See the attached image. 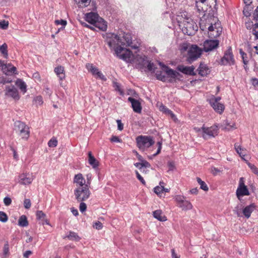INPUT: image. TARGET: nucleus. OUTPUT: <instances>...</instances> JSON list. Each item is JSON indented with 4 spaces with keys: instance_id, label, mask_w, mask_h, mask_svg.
<instances>
[{
    "instance_id": "obj_3",
    "label": "nucleus",
    "mask_w": 258,
    "mask_h": 258,
    "mask_svg": "<svg viewBox=\"0 0 258 258\" xmlns=\"http://www.w3.org/2000/svg\"><path fill=\"white\" fill-rule=\"evenodd\" d=\"M179 26L183 33L189 36L194 35L198 29L197 24L189 18H185Z\"/></svg>"
},
{
    "instance_id": "obj_8",
    "label": "nucleus",
    "mask_w": 258,
    "mask_h": 258,
    "mask_svg": "<svg viewBox=\"0 0 258 258\" xmlns=\"http://www.w3.org/2000/svg\"><path fill=\"white\" fill-rule=\"evenodd\" d=\"M221 99L220 97H215V96H212L211 98L208 99L211 106L216 112L219 114H221L225 109L224 105L219 102Z\"/></svg>"
},
{
    "instance_id": "obj_47",
    "label": "nucleus",
    "mask_w": 258,
    "mask_h": 258,
    "mask_svg": "<svg viewBox=\"0 0 258 258\" xmlns=\"http://www.w3.org/2000/svg\"><path fill=\"white\" fill-rule=\"evenodd\" d=\"M113 87L116 91H118L121 95L123 94V91L121 89L119 84L117 82H113Z\"/></svg>"
},
{
    "instance_id": "obj_21",
    "label": "nucleus",
    "mask_w": 258,
    "mask_h": 258,
    "mask_svg": "<svg viewBox=\"0 0 258 258\" xmlns=\"http://www.w3.org/2000/svg\"><path fill=\"white\" fill-rule=\"evenodd\" d=\"M74 183H76L77 185L79 187H83L85 185H88L86 184V181L81 173H79L75 175L74 178Z\"/></svg>"
},
{
    "instance_id": "obj_52",
    "label": "nucleus",
    "mask_w": 258,
    "mask_h": 258,
    "mask_svg": "<svg viewBox=\"0 0 258 258\" xmlns=\"http://www.w3.org/2000/svg\"><path fill=\"white\" fill-rule=\"evenodd\" d=\"M80 202V206H79V209H80V211L83 213L86 210L87 206H86V204L85 203H84L83 202Z\"/></svg>"
},
{
    "instance_id": "obj_51",
    "label": "nucleus",
    "mask_w": 258,
    "mask_h": 258,
    "mask_svg": "<svg viewBox=\"0 0 258 258\" xmlns=\"http://www.w3.org/2000/svg\"><path fill=\"white\" fill-rule=\"evenodd\" d=\"M24 206L26 209H29L31 206V203L30 200L28 199H25V200L24 201Z\"/></svg>"
},
{
    "instance_id": "obj_19",
    "label": "nucleus",
    "mask_w": 258,
    "mask_h": 258,
    "mask_svg": "<svg viewBox=\"0 0 258 258\" xmlns=\"http://www.w3.org/2000/svg\"><path fill=\"white\" fill-rule=\"evenodd\" d=\"M195 67L192 66L190 67L184 66L183 65H179L177 67V70L181 73L190 76L195 75L194 72Z\"/></svg>"
},
{
    "instance_id": "obj_60",
    "label": "nucleus",
    "mask_w": 258,
    "mask_h": 258,
    "mask_svg": "<svg viewBox=\"0 0 258 258\" xmlns=\"http://www.w3.org/2000/svg\"><path fill=\"white\" fill-rule=\"evenodd\" d=\"M157 145L158 146V149H157L156 153L155 154H153L154 156H156V155L159 154L161 152V150L162 148V143L161 142H158L157 143Z\"/></svg>"
},
{
    "instance_id": "obj_25",
    "label": "nucleus",
    "mask_w": 258,
    "mask_h": 258,
    "mask_svg": "<svg viewBox=\"0 0 258 258\" xmlns=\"http://www.w3.org/2000/svg\"><path fill=\"white\" fill-rule=\"evenodd\" d=\"M94 25L102 31H106L107 28V23L103 19L99 17Z\"/></svg>"
},
{
    "instance_id": "obj_37",
    "label": "nucleus",
    "mask_w": 258,
    "mask_h": 258,
    "mask_svg": "<svg viewBox=\"0 0 258 258\" xmlns=\"http://www.w3.org/2000/svg\"><path fill=\"white\" fill-rule=\"evenodd\" d=\"M143 60L148 61L146 56H140L138 58L137 61L138 63L137 64V67L140 69H142L144 68H146V65H143V63L144 62Z\"/></svg>"
},
{
    "instance_id": "obj_61",
    "label": "nucleus",
    "mask_w": 258,
    "mask_h": 258,
    "mask_svg": "<svg viewBox=\"0 0 258 258\" xmlns=\"http://www.w3.org/2000/svg\"><path fill=\"white\" fill-rule=\"evenodd\" d=\"M4 203L6 206H9L12 203V200L10 198L6 197L4 199Z\"/></svg>"
},
{
    "instance_id": "obj_55",
    "label": "nucleus",
    "mask_w": 258,
    "mask_h": 258,
    "mask_svg": "<svg viewBox=\"0 0 258 258\" xmlns=\"http://www.w3.org/2000/svg\"><path fill=\"white\" fill-rule=\"evenodd\" d=\"M55 23L56 25H61L62 27L64 28V26L67 25V21L64 20H56L55 21Z\"/></svg>"
},
{
    "instance_id": "obj_12",
    "label": "nucleus",
    "mask_w": 258,
    "mask_h": 258,
    "mask_svg": "<svg viewBox=\"0 0 258 258\" xmlns=\"http://www.w3.org/2000/svg\"><path fill=\"white\" fill-rule=\"evenodd\" d=\"M208 29L209 30V37L215 38L220 36L222 32V28L220 27L219 23H215L214 25L211 24L209 25Z\"/></svg>"
},
{
    "instance_id": "obj_7",
    "label": "nucleus",
    "mask_w": 258,
    "mask_h": 258,
    "mask_svg": "<svg viewBox=\"0 0 258 258\" xmlns=\"http://www.w3.org/2000/svg\"><path fill=\"white\" fill-rule=\"evenodd\" d=\"M202 54V50L196 45H192L187 51V60L191 63L199 58Z\"/></svg>"
},
{
    "instance_id": "obj_24",
    "label": "nucleus",
    "mask_w": 258,
    "mask_h": 258,
    "mask_svg": "<svg viewBox=\"0 0 258 258\" xmlns=\"http://www.w3.org/2000/svg\"><path fill=\"white\" fill-rule=\"evenodd\" d=\"M54 71L57 76L59 78L60 81H62L65 79L66 75L63 67L61 66H57L55 68Z\"/></svg>"
},
{
    "instance_id": "obj_31",
    "label": "nucleus",
    "mask_w": 258,
    "mask_h": 258,
    "mask_svg": "<svg viewBox=\"0 0 258 258\" xmlns=\"http://www.w3.org/2000/svg\"><path fill=\"white\" fill-rule=\"evenodd\" d=\"M16 85L21 90L23 93L26 92L27 85L26 83L21 79H18L16 82Z\"/></svg>"
},
{
    "instance_id": "obj_27",
    "label": "nucleus",
    "mask_w": 258,
    "mask_h": 258,
    "mask_svg": "<svg viewBox=\"0 0 258 258\" xmlns=\"http://www.w3.org/2000/svg\"><path fill=\"white\" fill-rule=\"evenodd\" d=\"M239 53L242 59V62L244 64V68L246 71L248 69L247 64L249 62V58L247 54L245 53L241 49L239 50Z\"/></svg>"
},
{
    "instance_id": "obj_22",
    "label": "nucleus",
    "mask_w": 258,
    "mask_h": 258,
    "mask_svg": "<svg viewBox=\"0 0 258 258\" xmlns=\"http://www.w3.org/2000/svg\"><path fill=\"white\" fill-rule=\"evenodd\" d=\"M98 19L99 16L96 13L91 12L86 14L85 20L90 24L94 25Z\"/></svg>"
},
{
    "instance_id": "obj_26",
    "label": "nucleus",
    "mask_w": 258,
    "mask_h": 258,
    "mask_svg": "<svg viewBox=\"0 0 258 258\" xmlns=\"http://www.w3.org/2000/svg\"><path fill=\"white\" fill-rule=\"evenodd\" d=\"M88 162L94 169L97 168L99 166V162L93 156L91 152L88 153Z\"/></svg>"
},
{
    "instance_id": "obj_4",
    "label": "nucleus",
    "mask_w": 258,
    "mask_h": 258,
    "mask_svg": "<svg viewBox=\"0 0 258 258\" xmlns=\"http://www.w3.org/2000/svg\"><path fill=\"white\" fill-rule=\"evenodd\" d=\"M14 130L23 140H27L30 136L29 126L24 122L16 121L14 123Z\"/></svg>"
},
{
    "instance_id": "obj_2",
    "label": "nucleus",
    "mask_w": 258,
    "mask_h": 258,
    "mask_svg": "<svg viewBox=\"0 0 258 258\" xmlns=\"http://www.w3.org/2000/svg\"><path fill=\"white\" fill-rule=\"evenodd\" d=\"M160 66L162 67V70L166 74L168 77L171 78V79L168 80L167 77L162 73V72H157L156 73V76L158 80L161 81L162 82H166L171 83L172 82V79H175L177 78L178 76L180 75V74L170 69L168 67L165 65L164 63L162 62L159 63Z\"/></svg>"
},
{
    "instance_id": "obj_9",
    "label": "nucleus",
    "mask_w": 258,
    "mask_h": 258,
    "mask_svg": "<svg viewBox=\"0 0 258 258\" xmlns=\"http://www.w3.org/2000/svg\"><path fill=\"white\" fill-rule=\"evenodd\" d=\"M236 197L239 200H241V198L244 196H249L250 192L244 184L243 177H240L239 179V184L236 191Z\"/></svg>"
},
{
    "instance_id": "obj_64",
    "label": "nucleus",
    "mask_w": 258,
    "mask_h": 258,
    "mask_svg": "<svg viewBox=\"0 0 258 258\" xmlns=\"http://www.w3.org/2000/svg\"><path fill=\"white\" fill-rule=\"evenodd\" d=\"M32 253V252L31 250H27L23 253V256L25 258H28Z\"/></svg>"
},
{
    "instance_id": "obj_54",
    "label": "nucleus",
    "mask_w": 258,
    "mask_h": 258,
    "mask_svg": "<svg viewBox=\"0 0 258 258\" xmlns=\"http://www.w3.org/2000/svg\"><path fill=\"white\" fill-rule=\"evenodd\" d=\"M8 22L3 20L0 22V28L3 29H6L8 27Z\"/></svg>"
},
{
    "instance_id": "obj_46",
    "label": "nucleus",
    "mask_w": 258,
    "mask_h": 258,
    "mask_svg": "<svg viewBox=\"0 0 258 258\" xmlns=\"http://www.w3.org/2000/svg\"><path fill=\"white\" fill-rule=\"evenodd\" d=\"M159 110L166 114H168L169 112L170 111V109H169L167 107H166L165 105H163V104L160 105L159 107Z\"/></svg>"
},
{
    "instance_id": "obj_56",
    "label": "nucleus",
    "mask_w": 258,
    "mask_h": 258,
    "mask_svg": "<svg viewBox=\"0 0 258 258\" xmlns=\"http://www.w3.org/2000/svg\"><path fill=\"white\" fill-rule=\"evenodd\" d=\"M34 101L39 105L42 104L43 102L42 97L41 96H36L34 99Z\"/></svg>"
},
{
    "instance_id": "obj_63",
    "label": "nucleus",
    "mask_w": 258,
    "mask_h": 258,
    "mask_svg": "<svg viewBox=\"0 0 258 258\" xmlns=\"http://www.w3.org/2000/svg\"><path fill=\"white\" fill-rule=\"evenodd\" d=\"M118 130L122 131L123 128V124L121 123L120 120H117Z\"/></svg>"
},
{
    "instance_id": "obj_32",
    "label": "nucleus",
    "mask_w": 258,
    "mask_h": 258,
    "mask_svg": "<svg viewBox=\"0 0 258 258\" xmlns=\"http://www.w3.org/2000/svg\"><path fill=\"white\" fill-rule=\"evenodd\" d=\"M183 210H188L192 208V205L190 202L184 200L179 206Z\"/></svg>"
},
{
    "instance_id": "obj_11",
    "label": "nucleus",
    "mask_w": 258,
    "mask_h": 258,
    "mask_svg": "<svg viewBox=\"0 0 258 258\" xmlns=\"http://www.w3.org/2000/svg\"><path fill=\"white\" fill-rule=\"evenodd\" d=\"M218 127L217 125H213L209 127L202 126V137L205 140H207L208 137H215L218 135Z\"/></svg>"
},
{
    "instance_id": "obj_5",
    "label": "nucleus",
    "mask_w": 258,
    "mask_h": 258,
    "mask_svg": "<svg viewBox=\"0 0 258 258\" xmlns=\"http://www.w3.org/2000/svg\"><path fill=\"white\" fill-rule=\"evenodd\" d=\"M136 142L137 147L142 151L149 148L155 143L152 137L142 135L136 138Z\"/></svg>"
},
{
    "instance_id": "obj_23",
    "label": "nucleus",
    "mask_w": 258,
    "mask_h": 258,
    "mask_svg": "<svg viewBox=\"0 0 258 258\" xmlns=\"http://www.w3.org/2000/svg\"><path fill=\"white\" fill-rule=\"evenodd\" d=\"M16 68L11 63L6 64L3 68V72L6 75H11L15 74Z\"/></svg>"
},
{
    "instance_id": "obj_38",
    "label": "nucleus",
    "mask_w": 258,
    "mask_h": 258,
    "mask_svg": "<svg viewBox=\"0 0 258 258\" xmlns=\"http://www.w3.org/2000/svg\"><path fill=\"white\" fill-rule=\"evenodd\" d=\"M76 3H78L80 7H86L89 5L91 0H74Z\"/></svg>"
},
{
    "instance_id": "obj_18",
    "label": "nucleus",
    "mask_w": 258,
    "mask_h": 258,
    "mask_svg": "<svg viewBox=\"0 0 258 258\" xmlns=\"http://www.w3.org/2000/svg\"><path fill=\"white\" fill-rule=\"evenodd\" d=\"M128 101L131 103L132 107L134 112L138 113H140L141 112L142 107L141 104L139 100H137L132 97H130L128 98Z\"/></svg>"
},
{
    "instance_id": "obj_57",
    "label": "nucleus",
    "mask_w": 258,
    "mask_h": 258,
    "mask_svg": "<svg viewBox=\"0 0 258 258\" xmlns=\"http://www.w3.org/2000/svg\"><path fill=\"white\" fill-rule=\"evenodd\" d=\"M3 251H4V254L5 255H7L8 254L9 251V245L8 242H7L5 244L4 246Z\"/></svg>"
},
{
    "instance_id": "obj_44",
    "label": "nucleus",
    "mask_w": 258,
    "mask_h": 258,
    "mask_svg": "<svg viewBox=\"0 0 258 258\" xmlns=\"http://www.w3.org/2000/svg\"><path fill=\"white\" fill-rule=\"evenodd\" d=\"M8 218L7 214L2 211H0V221L2 222H6L8 221Z\"/></svg>"
},
{
    "instance_id": "obj_14",
    "label": "nucleus",
    "mask_w": 258,
    "mask_h": 258,
    "mask_svg": "<svg viewBox=\"0 0 258 258\" xmlns=\"http://www.w3.org/2000/svg\"><path fill=\"white\" fill-rule=\"evenodd\" d=\"M86 68L88 71L91 72L93 75L96 76L97 78L103 81L106 80V77L99 71L98 68L94 66L93 64L88 63L86 64Z\"/></svg>"
},
{
    "instance_id": "obj_40",
    "label": "nucleus",
    "mask_w": 258,
    "mask_h": 258,
    "mask_svg": "<svg viewBox=\"0 0 258 258\" xmlns=\"http://www.w3.org/2000/svg\"><path fill=\"white\" fill-rule=\"evenodd\" d=\"M164 183L162 181L160 182V186H157L154 188V192L158 195L160 193L163 192V190L164 189V187L163 186V184Z\"/></svg>"
},
{
    "instance_id": "obj_43",
    "label": "nucleus",
    "mask_w": 258,
    "mask_h": 258,
    "mask_svg": "<svg viewBox=\"0 0 258 258\" xmlns=\"http://www.w3.org/2000/svg\"><path fill=\"white\" fill-rule=\"evenodd\" d=\"M251 33L255 36V40L258 39V27H256V24L252 25Z\"/></svg>"
},
{
    "instance_id": "obj_30",
    "label": "nucleus",
    "mask_w": 258,
    "mask_h": 258,
    "mask_svg": "<svg viewBox=\"0 0 258 258\" xmlns=\"http://www.w3.org/2000/svg\"><path fill=\"white\" fill-rule=\"evenodd\" d=\"M199 74L202 76H206L209 73V69L207 66L204 63H201L199 68Z\"/></svg>"
},
{
    "instance_id": "obj_35",
    "label": "nucleus",
    "mask_w": 258,
    "mask_h": 258,
    "mask_svg": "<svg viewBox=\"0 0 258 258\" xmlns=\"http://www.w3.org/2000/svg\"><path fill=\"white\" fill-rule=\"evenodd\" d=\"M18 224L22 227H26L28 225L27 217L25 215H22L18 221Z\"/></svg>"
},
{
    "instance_id": "obj_36",
    "label": "nucleus",
    "mask_w": 258,
    "mask_h": 258,
    "mask_svg": "<svg viewBox=\"0 0 258 258\" xmlns=\"http://www.w3.org/2000/svg\"><path fill=\"white\" fill-rule=\"evenodd\" d=\"M0 51L3 56L5 58H7L8 57V45L6 43H4L3 45L0 46Z\"/></svg>"
},
{
    "instance_id": "obj_28",
    "label": "nucleus",
    "mask_w": 258,
    "mask_h": 258,
    "mask_svg": "<svg viewBox=\"0 0 258 258\" xmlns=\"http://www.w3.org/2000/svg\"><path fill=\"white\" fill-rule=\"evenodd\" d=\"M153 215L154 218L160 221H165L167 220L166 217L163 215L162 211L160 210L153 212Z\"/></svg>"
},
{
    "instance_id": "obj_42",
    "label": "nucleus",
    "mask_w": 258,
    "mask_h": 258,
    "mask_svg": "<svg viewBox=\"0 0 258 258\" xmlns=\"http://www.w3.org/2000/svg\"><path fill=\"white\" fill-rule=\"evenodd\" d=\"M246 163L248 167L252 170V172L258 176V168L253 164L246 161Z\"/></svg>"
},
{
    "instance_id": "obj_48",
    "label": "nucleus",
    "mask_w": 258,
    "mask_h": 258,
    "mask_svg": "<svg viewBox=\"0 0 258 258\" xmlns=\"http://www.w3.org/2000/svg\"><path fill=\"white\" fill-rule=\"evenodd\" d=\"M93 227L97 230H100L102 228L103 225L100 221H96L93 223Z\"/></svg>"
},
{
    "instance_id": "obj_39",
    "label": "nucleus",
    "mask_w": 258,
    "mask_h": 258,
    "mask_svg": "<svg viewBox=\"0 0 258 258\" xmlns=\"http://www.w3.org/2000/svg\"><path fill=\"white\" fill-rule=\"evenodd\" d=\"M197 181L200 185V188L204 191H208L209 189L206 183L203 181L200 177H197Z\"/></svg>"
},
{
    "instance_id": "obj_29",
    "label": "nucleus",
    "mask_w": 258,
    "mask_h": 258,
    "mask_svg": "<svg viewBox=\"0 0 258 258\" xmlns=\"http://www.w3.org/2000/svg\"><path fill=\"white\" fill-rule=\"evenodd\" d=\"M36 216L37 219L42 221V224H44V222H45L46 224H49V223L46 220V216L45 214H44L42 211H37L36 213Z\"/></svg>"
},
{
    "instance_id": "obj_34",
    "label": "nucleus",
    "mask_w": 258,
    "mask_h": 258,
    "mask_svg": "<svg viewBox=\"0 0 258 258\" xmlns=\"http://www.w3.org/2000/svg\"><path fill=\"white\" fill-rule=\"evenodd\" d=\"M234 148L236 151V152L239 155V156L241 157V158L245 160L244 158V156H245L244 154L241 153V151H245L246 150L244 148H241L240 145H238V143H235L234 145Z\"/></svg>"
},
{
    "instance_id": "obj_41",
    "label": "nucleus",
    "mask_w": 258,
    "mask_h": 258,
    "mask_svg": "<svg viewBox=\"0 0 258 258\" xmlns=\"http://www.w3.org/2000/svg\"><path fill=\"white\" fill-rule=\"evenodd\" d=\"M143 62H144L143 63V65H146V67L148 68L149 71H152L154 70V65L153 63L146 60H143Z\"/></svg>"
},
{
    "instance_id": "obj_15",
    "label": "nucleus",
    "mask_w": 258,
    "mask_h": 258,
    "mask_svg": "<svg viewBox=\"0 0 258 258\" xmlns=\"http://www.w3.org/2000/svg\"><path fill=\"white\" fill-rule=\"evenodd\" d=\"M5 95L11 97L16 100H18L20 99L18 91L14 86L6 87Z\"/></svg>"
},
{
    "instance_id": "obj_58",
    "label": "nucleus",
    "mask_w": 258,
    "mask_h": 258,
    "mask_svg": "<svg viewBox=\"0 0 258 258\" xmlns=\"http://www.w3.org/2000/svg\"><path fill=\"white\" fill-rule=\"evenodd\" d=\"M12 82L11 80L7 79L4 77H0V84H5L6 83H9Z\"/></svg>"
},
{
    "instance_id": "obj_17",
    "label": "nucleus",
    "mask_w": 258,
    "mask_h": 258,
    "mask_svg": "<svg viewBox=\"0 0 258 258\" xmlns=\"http://www.w3.org/2000/svg\"><path fill=\"white\" fill-rule=\"evenodd\" d=\"M121 45L122 47L124 46H131L132 48L136 49L138 47L136 45H132V40L131 35L129 34H125L121 39Z\"/></svg>"
},
{
    "instance_id": "obj_1",
    "label": "nucleus",
    "mask_w": 258,
    "mask_h": 258,
    "mask_svg": "<svg viewBox=\"0 0 258 258\" xmlns=\"http://www.w3.org/2000/svg\"><path fill=\"white\" fill-rule=\"evenodd\" d=\"M104 38L109 47L114 50L115 53L118 58L126 62H131L132 52L129 49L121 46V39L118 35L114 33H108L104 36Z\"/></svg>"
},
{
    "instance_id": "obj_49",
    "label": "nucleus",
    "mask_w": 258,
    "mask_h": 258,
    "mask_svg": "<svg viewBox=\"0 0 258 258\" xmlns=\"http://www.w3.org/2000/svg\"><path fill=\"white\" fill-rule=\"evenodd\" d=\"M135 173H136V176H137V178L140 181V182L143 184L145 185L146 184V182H145V180L144 179V178H143V177L140 174L139 172L136 170L135 171Z\"/></svg>"
},
{
    "instance_id": "obj_10",
    "label": "nucleus",
    "mask_w": 258,
    "mask_h": 258,
    "mask_svg": "<svg viewBox=\"0 0 258 258\" xmlns=\"http://www.w3.org/2000/svg\"><path fill=\"white\" fill-rule=\"evenodd\" d=\"M235 63L234 56L232 53L231 47H229L225 52L224 55L221 59L220 64L221 65H233Z\"/></svg>"
},
{
    "instance_id": "obj_45",
    "label": "nucleus",
    "mask_w": 258,
    "mask_h": 258,
    "mask_svg": "<svg viewBox=\"0 0 258 258\" xmlns=\"http://www.w3.org/2000/svg\"><path fill=\"white\" fill-rule=\"evenodd\" d=\"M57 145V141L55 138H52L48 143V145L49 147H55Z\"/></svg>"
},
{
    "instance_id": "obj_59",
    "label": "nucleus",
    "mask_w": 258,
    "mask_h": 258,
    "mask_svg": "<svg viewBox=\"0 0 258 258\" xmlns=\"http://www.w3.org/2000/svg\"><path fill=\"white\" fill-rule=\"evenodd\" d=\"M142 169L143 168H149L151 167L150 164L148 161H147L146 160H145L142 162Z\"/></svg>"
},
{
    "instance_id": "obj_16",
    "label": "nucleus",
    "mask_w": 258,
    "mask_h": 258,
    "mask_svg": "<svg viewBox=\"0 0 258 258\" xmlns=\"http://www.w3.org/2000/svg\"><path fill=\"white\" fill-rule=\"evenodd\" d=\"M19 182L21 184L27 185L30 184L33 180V176L29 173H23L19 175Z\"/></svg>"
},
{
    "instance_id": "obj_6",
    "label": "nucleus",
    "mask_w": 258,
    "mask_h": 258,
    "mask_svg": "<svg viewBox=\"0 0 258 258\" xmlns=\"http://www.w3.org/2000/svg\"><path fill=\"white\" fill-rule=\"evenodd\" d=\"M74 195L78 202L86 201L89 198L91 195L88 185H85L83 187H78L74 190Z\"/></svg>"
},
{
    "instance_id": "obj_53",
    "label": "nucleus",
    "mask_w": 258,
    "mask_h": 258,
    "mask_svg": "<svg viewBox=\"0 0 258 258\" xmlns=\"http://www.w3.org/2000/svg\"><path fill=\"white\" fill-rule=\"evenodd\" d=\"M185 200V198L181 196H177L175 197V200L178 203V206Z\"/></svg>"
},
{
    "instance_id": "obj_33",
    "label": "nucleus",
    "mask_w": 258,
    "mask_h": 258,
    "mask_svg": "<svg viewBox=\"0 0 258 258\" xmlns=\"http://www.w3.org/2000/svg\"><path fill=\"white\" fill-rule=\"evenodd\" d=\"M68 238L70 240L77 241H79L81 239L78 234L73 231H70L69 234L64 237V238Z\"/></svg>"
},
{
    "instance_id": "obj_62",
    "label": "nucleus",
    "mask_w": 258,
    "mask_h": 258,
    "mask_svg": "<svg viewBox=\"0 0 258 258\" xmlns=\"http://www.w3.org/2000/svg\"><path fill=\"white\" fill-rule=\"evenodd\" d=\"M200 29L203 31H204L207 29L206 23L204 22V20H202L201 22L200 23Z\"/></svg>"
},
{
    "instance_id": "obj_13",
    "label": "nucleus",
    "mask_w": 258,
    "mask_h": 258,
    "mask_svg": "<svg viewBox=\"0 0 258 258\" xmlns=\"http://www.w3.org/2000/svg\"><path fill=\"white\" fill-rule=\"evenodd\" d=\"M219 44L218 40H206L203 44V50L205 52H209L217 48Z\"/></svg>"
},
{
    "instance_id": "obj_50",
    "label": "nucleus",
    "mask_w": 258,
    "mask_h": 258,
    "mask_svg": "<svg viewBox=\"0 0 258 258\" xmlns=\"http://www.w3.org/2000/svg\"><path fill=\"white\" fill-rule=\"evenodd\" d=\"M253 19L254 20H255L257 23H256V27L257 28L258 27V6L257 7L256 9L254 11L253 14Z\"/></svg>"
},
{
    "instance_id": "obj_20",
    "label": "nucleus",
    "mask_w": 258,
    "mask_h": 258,
    "mask_svg": "<svg viewBox=\"0 0 258 258\" xmlns=\"http://www.w3.org/2000/svg\"><path fill=\"white\" fill-rule=\"evenodd\" d=\"M256 206L254 203L246 206L242 210V213L244 217L247 219L250 217L252 212L255 209Z\"/></svg>"
}]
</instances>
